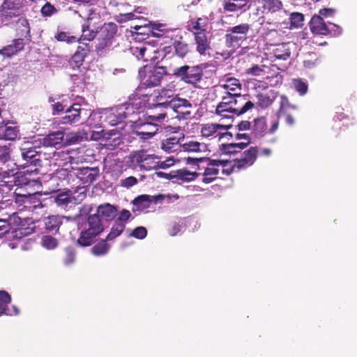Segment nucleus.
<instances>
[{"label": "nucleus", "instance_id": "f257e3e1", "mask_svg": "<svg viewBox=\"0 0 357 357\" xmlns=\"http://www.w3.org/2000/svg\"><path fill=\"white\" fill-rule=\"evenodd\" d=\"M37 142H24L19 148V155L17 166L19 169L27 171L38 174L43 167V160L48 159L50 154H47L38 146Z\"/></svg>", "mask_w": 357, "mask_h": 357}, {"label": "nucleus", "instance_id": "f03ea898", "mask_svg": "<svg viewBox=\"0 0 357 357\" xmlns=\"http://www.w3.org/2000/svg\"><path fill=\"white\" fill-rule=\"evenodd\" d=\"M192 107L190 102L186 99L173 98L168 100L162 95L157 96L155 102L153 103V107L155 110L166 112V114L169 110L176 113V118L178 120L190 119Z\"/></svg>", "mask_w": 357, "mask_h": 357}, {"label": "nucleus", "instance_id": "7ed1b4c3", "mask_svg": "<svg viewBox=\"0 0 357 357\" xmlns=\"http://www.w3.org/2000/svg\"><path fill=\"white\" fill-rule=\"evenodd\" d=\"M104 231V226L98 215H89L85 222L82 225L79 238L76 245L85 248L93 244L96 238Z\"/></svg>", "mask_w": 357, "mask_h": 357}, {"label": "nucleus", "instance_id": "20e7f679", "mask_svg": "<svg viewBox=\"0 0 357 357\" xmlns=\"http://www.w3.org/2000/svg\"><path fill=\"white\" fill-rule=\"evenodd\" d=\"M86 14L79 13V17L85 19L84 22L82 25V35L78 37V43H90L93 41L98 35L99 26H97L100 20V15L96 13V10L92 8H87Z\"/></svg>", "mask_w": 357, "mask_h": 357}, {"label": "nucleus", "instance_id": "39448f33", "mask_svg": "<svg viewBox=\"0 0 357 357\" xmlns=\"http://www.w3.org/2000/svg\"><path fill=\"white\" fill-rule=\"evenodd\" d=\"M149 112L146 114H143L142 116H139L137 119H131L132 122V126L135 129L149 130L151 131V126L158 128V123L162 122L166 117V112H161L158 111V113H154L153 107V103H149Z\"/></svg>", "mask_w": 357, "mask_h": 357}, {"label": "nucleus", "instance_id": "423d86ee", "mask_svg": "<svg viewBox=\"0 0 357 357\" xmlns=\"http://www.w3.org/2000/svg\"><path fill=\"white\" fill-rule=\"evenodd\" d=\"M203 69L202 65H184L175 68L173 70V75L185 83L195 85L202 80Z\"/></svg>", "mask_w": 357, "mask_h": 357}, {"label": "nucleus", "instance_id": "0eeeda50", "mask_svg": "<svg viewBox=\"0 0 357 357\" xmlns=\"http://www.w3.org/2000/svg\"><path fill=\"white\" fill-rule=\"evenodd\" d=\"M166 68L163 66H144L139 70L141 84L145 88L154 87L160 84L163 76L166 75Z\"/></svg>", "mask_w": 357, "mask_h": 357}, {"label": "nucleus", "instance_id": "6e6552de", "mask_svg": "<svg viewBox=\"0 0 357 357\" xmlns=\"http://www.w3.org/2000/svg\"><path fill=\"white\" fill-rule=\"evenodd\" d=\"M39 192L22 194L15 192L13 198L15 203L20 211L33 212L43 207Z\"/></svg>", "mask_w": 357, "mask_h": 357}, {"label": "nucleus", "instance_id": "1a4fd4ad", "mask_svg": "<svg viewBox=\"0 0 357 357\" xmlns=\"http://www.w3.org/2000/svg\"><path fill=\"white\" fill-rule=\"evenodd\" d=\"M68 216L52 215L43 218L45 232L54 236H61L68 229V225L72 221Z\"/></svg>", "mask_w": 357, "mask_h": 357}, {"label": "nucleus", "instance_id": "9d476101", "mask_svg": "<svg viewBox=\"0 0 357 357\" xmlns=\"http://www.w3.org/2000/svg\"><path fill=\"white\" fill-rule=\"evenodd\" d=\"M91 112L87 109H82L79 103H74L65 109L60 121L62 124L72 125L86 119L92 120V118H90Z\"/></svg>", "mask_w": 357, "mask_h": 357}, {"label": "nucleus", "instance_id": "9b49d317", "mask_svg": "<svg viewBox=\"0 0 357 357\" xmlns=\"http://www.w3.org/2000/svg\"><path fill=\"white\" fill-rule=\"evenodd\" d=\"M155 174L158 178L172 180L173 183H178V181L190 182L195 181L199 175V173L190 172L187 169H180L176 171H171L169 173L161 171L155 172Z\"/></svg>", "mask_w": 357, "mask_h": 357}, {"label": "nucleus", "instance_id": "f8f14e48", "mask_svg": "<svg viewBox=\"0 0 357 357\" xmlns=\"http://www.w3.org/2000/svg\"><path fill=\"white\" fill-rule=\"evenodd\" d=\"M97 116L100 119H103V121L112 126L122 123L125 120L121 113L120 114L118 105L115 107L104 109L99 113L93 112L90 113V118H92V120L96 119Z\"/></svg>", "mask_w": 357, "mask_h": 357}, {"label": "nucleus", "instance_id": "ddd939ff", "mask_svg": "<svg viewBox=\"0 0 357 357\" xmlns=\"http://www.w3.org/2000/svg\"><path fill=\"white\" fill-rule=\"evenodd\" d=\"M139 96L142 95L135 91L129 96V102L118 105L124 119L134 117L135 114L140 113L139 109L144 106V102L139 98H136Z\"/></svg>", "mask_w": 357, "mask_h": 357}, {"label": "nucleus", "instance_id": "4468645a", "mask_svg": "<svg viewBox=\"0 0 357 357\" xmlns=\"http://www.w3.org/2000/svg\"><path fill=\"white\" fill-rule=\"evenodd\" d=\"M84 197V194L80 192L77 197H75V192L73 193L71 190H68L57 194L54 197V200L58 207L66 210L79 204Z\"/></svg>", "mask_w": 357, "mask_h": 357}, {"label": "nucleus", "instance_id": "2eb2a0df", "mask_svg": "<svg viewBox=\"0 0 357 357\" xmlns=\"http://www.w3.org/2000/svg\"><path fill=\"white\" fill-rule=\"evenodd\" d=\"M22 13V8L19 2L16 3L10 0H6L1 6V21L8 24L10 20L20 16Z\"/></svg>", "mask_w": 357, "mask_h": 357}, {"label": "nucleus", "instance_id": "dca6fc26", "mask_svg": "<svg viewBox=\"0 0 357 357\" xmlns=\"http://www.w3.org/2000/svg\"><path fill=\"white\" fill-rule=\"evenodd\" d=\"M254 107V104L251 101H247L241 109L233 108L231 106L227 104L225 100H222L216 107V114L222 116L223 118H230L227 115L226 112L235 114L237 116L245 114L249 109Z\"/></svg>", "mask_w": 357, "mask_h": 357}, {"label": "nucleus", "instance_id": "f3484780", "mask_svg": "<svg viewBox=\"0 0 357 357\" xmlns=\"http://www.w3.org/2000/svg\"><path fill=\"white\" fill-rule=\"evenodd\" d=\"M91 51H93L92 44H89V43L79 44L76 52L71 57L70 64L73 65V68H75L76 67L79 68L82 65L85 58Z\"/></svg>", "mask_w": 357, "mask_h": 357}, {"label": "nucleus", "instance_id": "a211bd4d", "mask_svg": "<svg viewBox=\"0 0 357 357\" xmlns=\"http://www.w3.org/2000/svg\"><path fill=\"white\" fill-rule=\"evenodd\" d=\"M63 139L64 132L62 130H58L55 132H51L43 138L34 141L39 143L38 146H40L41 148L43 146L55 147L58 145H61L63 144Z\"/></svg>", "mask_w": 357, "mask_h": 357}, {"label": "nucleus", "instance_id": "6ab92c4d", "mask_svg": "<svg viewBox=\"0 0 357 357\" xmlns=\"http://www.w3.org/2000/svg\"><path fill=\"white\" fill-rule=\"evenodd\" d=\"M257 147H250L242 153L241 158L235 160V167L239 170L251 166L257 158Z\"/></svg>", "mask_w": 357, "mask_h": 357}, {"label": "nucleus", "instance_id": "aec40b11", "mask_svg": "<svg viewBox=\"0 0 357 357\" xmlns=\"http://www.w3.org/2000/svg\"><path fill=\"white\" fill-rule=\"evenodd\" d=\"M99 175L98 167H84L77 169L76 176L83 184L89 185L96 180Z\"/></svg>", "mask_w": 357, "mask_h": 357}, {"label": "nucleus", "instance_id": "412c9836", "mask_svg": "<svg viewBox=\"0 0 357 357\" xmlns=\"http://www.w3.org/2000/svg\"><path fill=\"white\" fill-rule=\"evenodd\" d=\"M172 47L174 55L182 59L189 57L194 53L190 45L183 40L181 36L172 42Z\"/></svg>", "mask_w": 357, "mask_h": 357}, {"label": "nucleus", "instance_id": "4be33fe9", "mask_svg": "<svg viewBox=\"0 0 357 357\" xmlns=\"http://www.w3.org/2000/svg\"><path fill=\"white\" fill-rule=\"evenodd\" d=\"M94 215H98L101 220L109 222L113 220L117 215V208L114 205L105 203L98 206L96 213Z\"/></svg>", "mask_w": 357, "mask_h": 357}, {"label": "nucleus", "instance_id": "5701e85b", "mask_svg": "<svg viewBox=\"0 0 357 357\" xmlns=\"http://www.w3.org/2000/svg\"><path fill=\"white\" fill-rule=\"evenodd\" d=\"M309 26L310 31L314 34L327 35L329 33V29L324 19L317 15L312 17Z\"/></svg>", "mask_w": 357, "mask_h": 357}, {"label": "nucleus", "instance_id": "b1692460", "mask_svg": "<svg viewBox=\"0 0 357 357\" xmlns=\"http://www.w3.org/2000/svg\"><path fill=\"white\" fill-rule=\"evenodd\" d=\"M24 42L23 38H17L13 41V43L3 47L0 50V54L4 58H10L24 48Z\"/></svg>", "mask_w": 357, "mask_h": 357}, {"label": "nucleus", "instance_id": "393cba45", "mask_svg": "<svg viewBox=\"0 0 357 357\" xmlns=\"http://www.w3.org/2000/svg\"><path fill=\"white\" fill-rule=\"evenodd\" d=\"M195 40L197 45V51L200 55H206V52L211 50L210 41L208 40L205 30L195 33Z\"/></svg>", "mask_w": 357, "mask_h": 357}, {"label": "nucleus", "instance_id": "a878e982", "mask_svg": "<svg viewBox=\"0 0 357 357\" xmlns=\"http://www.w3.org/2000/svg\"><path fill=\"white\" fill-rule=\"evenodd\" d=\"M250 144V142L222 144L220 145L219 149L222 154L229 155H236L241 150L245 149Z\"/></svg>", "mask_w": 357, "mask_h": 357}, {"label": "nucleus", "instance_id": "bb28decb", "mask_svg": "<svg viewBox=\"0 0 357 357\" xmlns=\"http://www.w3.org/2000/svg\"><path fill=\"white\" fill-rule=\"evenodd\" d=\"M118 30L117 25L114 22L105 23L102 26L98 28V35L107 38L113 42L114 36Z\"/></svg>", "mask_w": 357, "mask_h": 357}, {"label": "nucleus", "instance_id": "cd10ccee", "mask_svg": "<svg viewBox=\"0 0 357 357\" xmlns=\"http://www.w3.org/2000/svg\"><path fill=\"white\" fill-rule=\"evenodd\" d=\"M20 222L21 219L15 213L10 215L7 220L0 219V239L10 232L12 223L20 225Z\"/></svg>", "mask_w": 357, "mask_h": 357}, {"label": "nucleus", "instance_id": "c85d7f7f", "mask_svg": "<svg viewBox=\"0 0 357 357\" xmlns=\"http://www.w3.org/2000/svg\"><path fill=\"white\" fill-rule=\"evenodd\" d=\"M184 151L186 152H203L207 153V155L211 153L208 146L204 143H199L195 141H189L181 145Z\"/></svg>", "mask_w": 357, "mask_h": 357}, {"label": "nucleus", "instance_id": "c756f323", "mask_svg": "<svg viewBox=\"0 0 357 357\" xmlns=\"http://www.w3.org/2000/svg\"><path fill=\"white\" fill-rule=\"evenodd\" d=\"M24 170V171L22 172L17 174L16 176L14 178V183L17 186L23 187L26 185H32L37 181L36 179L30 178V176L31 174H36L35 173H31L27 171V169Z\"/></svg>", "mask_w": 357, "mask_h": 357}, {"label": "nucleus", "instance_id": "7c9ffc66", "mask_svg": "<svg viewBox=\"0 0 357 357\" xmlns=\"http://www.w3.org/2000/svg\"><path fill=\"white\" fill-rule=\"evenodd\" d=\"M19 130L15 126L3 124L0 126V139L3 140H15L18 135Z\"/></svg>", "mask_w": 357, "mask_h": 357}, {"label": "nucleus", "instance_id": "2f4dec72", "mask_svg": "<svg viewBox=\"0 0 357 357\" xmlns=\"http://www.w3.org/2000/svg\"><path fill=\"white\" fill-rule=\"evenodd\" d=\"M95 51L98 55L102 56L105 54L110 49L113 42L109 40L107 38H104L102 36H97V38L94 41Z\"/></svg>", "mask_w": 357, "mask_h": 357}, {"label": "nucleus", "instance_id": "473e14b6", "mask_svg": "<svg viewBox=\"0 0 357 357\" xmlns=\"http://www.w3.org/2000/svg\"><path fill=\"white\" fill-rule=\"evenodd\" d=\"M258 2L261 5L263 13H276L282 7L280 0H259Z\"/></svg>", "mask_w": 357, "mask_h": 357}, {"label": "nucleus", "instance_id": "72a5a7b5", "mask_svg": "<svg viewBox=\"0 0 357 357\" xmlns=\"http://www.w3.org/2000/svg\"><path fill=\"white\" fill-rule=\"evenodd\" d=\"M266 130L267 126L264 117H259L255 120L252 132L255 139L263 137Z\"/></svg>", "mask_w": 357, "mask_h": 357}, {"label": "nucleus", "instance_id": "f704fd0d", "mask_svg": "<svg viewBox=\"0 0 357 357\" xmlns=\"http://www.w3.org/2000/svg\"><path fill=\"white\" fill-rule=\"evenodd\" d=\"M232 128V125H221L218 123L206 124L201 130L203 137H209L220 130H228Z\"/></svg>", "mask_w": 357, "mask_h": 357}, {"label": "nucleus", "instance_id": "c9c22d12", "mask_svg": "<svg viewBox=\"0 0 357 357\" xmlns=\"http://www.w3.org/2000/svg\"><path fill=\"white\" fill-rule=\"evenodd\" d=\"M107 238L99 241L91 248V253L96 257L106 255L111 248V245L107 243Z\"/></svg>", "mask_w": 357, "mask_h": 357}, {"label": "nucleus", "instance_id": "e433bc0d", "mask_svg": "<svg viewBox=\"0 0 357 357\" xmlns=\"http://www.w3.org/2000/svg\"><path fill=\"white\" fill-rule=\"evenodd\" d=\"M54 38L58 42L66 43V44H73L78 43V37L74 36L71 32L65 31L59 29H57L54 35Z\"/></svg>", "mask_w": 357, "mask_h": 357}, {"label": "nucleus", "instance_id": "4c0bfd02", "mask_svg": "<svg viewBox=\"0 0 357 357\" xmlns=\"http://www.w3.org/2000/svg\"><path fill=\"white\" fill-rule=\"evenodd\" d=\"M47 234L44 235L41 238L42 245L47 250H54L59 245V236Z\"/></svg>", "mask_w": 357, "mask_h": 357}, {"label": "nucleus", "instance_id": "58836bf2", "mask_svg": "<svg viewBox=\"0 0 357 357\" xmlns=\"http://www.w3.org/2000/svg\"><path fill=\"white\" fill-rule=\"evenodd\" d=\"M222 6L224 10L227 12H236L240 10H246L250 8V6H247L246 2H244L243 4H240L227 0H223Z\"/></svg>", "mask_w": 357, "mask_h": 357}, {"label": "nucleus", "instance_id": "ea45409f", "mask_svg": "<svg viewBox=\"0 0 357 357\" xmlns=\"http://www.w3.org/2000/svg\"><path fill=\"white\" fill-rule=\"evenodd\" d=\"M125 223L120 221H115L113 225L110 232L107 236V241H113L116 237L119 236L125 229Z\"/></svg>", "mask_w": 357, "mask_h": 357}, {"label": "nucleus", "instance_id": "a19ab883", "mask_svg": "<svg viewBox=\"0 0 357 357\" xmlns=\"http://www.w3.org/2000/svg\"><path fill=\"white\" fill-rule=\"evenodd\" d=\"M11 302L10 295L4 290L0 291V317L3 314H10L6 310L8 305Z\"/></svg>", "mask_w": 357, "mask_h": 357}, {"label": "nucleus", "instance_id": "79ce46f5", "mask_svg": "<svg viewBox=\"0 0 357 357\" xmlns=\"http://www.w3.org/2000/svg\"><path fill=\"white\" fill-rule=\"evenodd\" d=\"M158 157L155 155H147L144 151H141L138 153H136L133 156V161L136 162L138 164L143 163L142 166L144 167L146 165H149V160L151 162L153 160H158Z\"/></svg>", "mask_w": 357, "mask_h": 357}, {"label": "nucleus", "instance_id": "37998d69", "mask_svg": "<svg viewBox=\"0 0 357 357\" xmlns=\"http://www.w3.org/2000/svg\"><path fill=\"white\" fill-rule=\"evenodd\" d=\"M149 197L150 199V203L151 204L153 203L155 204H162L164 202L165 200H167V203H169L172 202V199H174V200H177L179 198V196L176 194L173 195H165L159 194V195H154V196L149 195Z\"/></svg>", "mask_w": 357, "mask_h": 357}, {"label": "nucleus", "instance_id": "c03bdc74", "mask_svg": "<svg viewBox=\"0 0 357 357\" xmlns=\"http://www.w3.org/2000/svg\"><path fill=\"white\" fill-rule=\"evenodd\" d=\"M65 255L63 261L65 266H69L75 263L76 259V250L73 246H68L64 250Z\"/></svg>", "mask_w": 357, "mask_h": 357}, {"label": "nucleus", "instance_id": "a18cd8bd", "mask_svg": "<svg viewBox=\"0 0 357 357\" xmlns=\"http://www.w3.org/2000/svg\"><path fill=\"white\" fill-rule=\"evenodd\" d=\"M132 204L137 209H146L150 207V199L148 195H142L132 201Z\"/></svg>", "mask_w": 357, "mask_h": 357}, {"label": "nucleus", "instance_id": "49530a36", "mask_svg": "<svg viewBox=\"0 0 357 357\" xmlns=\"http://www.w3.org/2000/svg\"><path fill=\"white\" fill-rule=\"evenodd\" d=\"M218 173V169L215 167H207L206 168H205L204 172L203 174L204 178L202 179V181L204 183H212L215 179Z\"/></svg>", "mask_w": 357, "mask_h": 357}, {"label": "nucleus", "instance_id": "de8ad7c7", "mask_svg": "<svg viewBox=\"0 0 357 357\" xmlns=\"http://www.w3.org/2000/svg\"><path fill=\"white\" fill-rule=\"evenodd\" d=\"M180 139L176 137H169L162 143V149L167 152L172 153L176 151V146H178Z\"/></svg>", "mask_w": 357, "mask_h": 357}, {"label": "nucleus", "instance_id": "09e8293b", "mask_svg": "<svg viewBox=\"0 0 357 357\" xmlns=\"http://www.w3.org/2000/svg\"><path fill=\"white\" fill-rule=\"evenodd\" d=\"M158 158V160H153L152 161V165H150L149 167L154 168V169H167L168 167H172L174 165L175 160L172 157H169L167 159H166L164 161H160Z\"/></svg>", "mask_w": 357, "mask_h": 357}, {"label": "nucleus", "instance_id": "8fccbe9b", "mask_svg": "<svg viewBox=\"0 0 357 357\" xmlns=\"http://www.w3.org/2000/svg\"><path fill=\"white\" fill-rule=\"evenodd\" d=\"M12 149L9 145H0V164L11 160Z\"/></svg>", "mask_w": 357, "mask_h": 357}, {"label": "nucleus", "instance_id": "3c124183", "mask_svg": "<svg viewBox=\"0 0 357 357\" xmlns=\"http://www.w3.org/2000/svg\"><path fill=\"white\" fill-rule=\"evenodd\" d=\"M291 108L292 109H296L297 107L295 105H291L289 99L285 96H281L280 97V107L278 112V116L282 118L284 114V112L287 109Z\"/></svg>", "mask_w": 357, "mask_h": 357}, {"label": "nucleus", "instance_id": "603ef678", "mask_svg": "<svg viewBox=\"0 0 357 357\" xmlns=\"http://www.w3.org/2000/svg\"><path fill=\"white\" fill-rule=\"evenodd\" d=\"M295 90L299 93L300 96H304L307 93L308 90V84L306 81L302 79H294L292 82Z\"/></svg>", "mask_w": 357, "mask_h": 357}, {"label": "nucleus", "instance_id": "864d4df0", "mask_svg": "<svg viewBox=\"0 0 357 357\" xmlns=\"http://www.w3.org/2000/svg\"><path fill=\"white\" fill-rule=\"evenodd\" d=\"M246 100L245 96L241 94H231L228 93L227 96L223 97L222 100H225L228 105H236L238 103H242Z\"/></svg>", "mask_w": 357, "mask_h": 357}, {"label": "nucleus", "instance_id": "5fc2aeb1", "mask_svg": "<svg viewBox=\"0 0 357 357\" xmlns=\"http://www.w3.org/2000/svg\"><path fill=\"white\" fill-rule=\"evenodd\" d=\"M20 34L21 36H30V27L28 20L26 18H19L17 22Z\"/></svg>", "mask_w": 357, "mask_h": 357}, {"label": "nucleus", "instance_id": "6e6d98bb", "mask_svg": "<svg viewBox=\"0 0 357 357\" xmlns=\"http://www.w3.org/2000/svg\"><path fill=\"white\" fill-rule=\"evenodd\" d=\"M151 130H139L135 129V131L137 136H138L139 138L146 140L151 139L157 132L158 130V128H155L154 126H151Z\"/></svg>", "mask_w": 357, "mask_h": 357}, {"label": "nucleus", "instance_id": "4d7b16f0", "mask_svg": "<svg viewBox=\"0 0 357 357\" xmlns=\"http://www.w3.org/2000/svg\"><path fill=\"white\" fill-rule=\"evenodd\" d=\"M304 15L301 13H292L290 15L291 26L295 28L301 27L303 24Z\"/></svg>", "mask_w": 357, "mask_h": 357}, {"label": "nucleus", "instance_id": "13d9d810", "mask_svg": "<svg viewBox=\"0 0 357 357\" xmlns=\"http://www.w3.org/2000/svg\"><path fill=\"white\" fill-rule=\"evenodd\" d=\"M185 222L183 220H180L178 222L172 223L168 229L169 234L174 236L183 231Z\"/></svg>", "mask_w": 357, "mask_h": 357}, {"label": "nucleus", "instance_id": "bf43d9fd", "mask_svg": "<svg viewBox=\"0 0 357 357\" xmlns=\"http://www.w3.org/2000/svg\"><path fill=\"white\" fill-rule=\"evenodd\" d=\"M257 98L258 100V105L261 108L268 107L273 103L274 100V98H271V96L266 93L258 94Z\"/></svg>", "mask_w": 357, "mask_h": 357}, {"label": "nucleus", "instance_id": "052dcab7", "mask_svg": "<svg viewBox=\"0 0 357 357\" xmlns=\"http://www.w3.org/2000/svg\"><path fill=\"white\" fill-rule=\"evenodd\" d=\"M147 236V229L144 227H137L129 234V236H132L137 239H144Z\"/></svg>", "mask_w": 357, "mask_h": 357}, {"label": "nucleus", "instance_id": "680f3d73", "mask_svg": "<svg viewBox=\"0 0 357 357\" xmlns=\"http://www.w3.org/2000/svg\"><path fill=\"white\" fill-rule=\"evenodd\" d=\"M41 14L44 17H50L57 13L56 8L50 2H47L40 10Z\"/></svg>", "mask_w": 357, "mask_h": 357}, {"label": "nucleus", "instance_id": "e2e57ef3", "mask_svg": "<svg viewBox=\"0 0 357 357\" xmlns=\"http://www.w3.org/2000/svg\"><path fill=\"white\" fill-rule=\"evenodd\" d=\"M264 65L259 66L255 64L253 65L251 68L246 69L245 74L251 75L253 76H260L262 74V73L264 72Z\"/></svg>", "mask_w": 357, "mask_h": 357}, {"label": "nucleus", "instance_id": "0e129e2a", "mask_svg": "<svg viewBox=\"0 0 357 357\" xmlns=\"http://www.w3.org/2000/svg\"><path fill=\"white\" fill-rule=\"evenodd\" d=\"M250 29V25L248 24H241L234 26L230 29V31L232 33H240L246 35Z\"/></svg>", "mask_w": 357, "mask_h": 357}, {"label": "nucleus", "instance_id": "69168bd1", "mask_svg": "<svg viewBox=\"0 0 357 357\" xmlns=\"http://www.w3.org/2000/svg\"><path fill=\"white\" fill-rule=\"evenodd\" d=\"M164 24H153L151 25V34L155 38H160L163 36V27Z\"/></svg>", "mask_w": 357, "mask_h": 357}, {"label": "nucleus", "instance_id": "338daca9", "mask_svg": "<svg viewBox=\"0 0 357 357\" xmlns=\"http://www.w3.org/2000/svg\"><path fill=\"white\" fill-rule=\"evenodd\" d=\"M137 183V179L132 176L121 180V185L127 188L135 185Z\"/></svg>", "mask_w": 357, "mask_h": 357}, {"label": "nucleus", "instance_id": "774afa93", "mask_svg": "<svg viewBox=\"0 0 357 357\" xmlns=\"http://www.w3.org/2000/svg\"><path fill=\"white\" fill-rule=\"evenodd\" d=\"M52 114L54 115L59 114L61 112H63L65 109V106L59 102L52 104Z\"/></svg>", "mask_w": 357, "mask_h": 357}]
</instances>
